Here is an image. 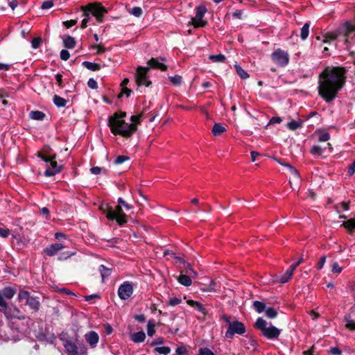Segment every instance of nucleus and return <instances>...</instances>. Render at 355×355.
<instances>
[{"label": "nucleus", "mask_w": 355, "mask_h": 355, "mask_svg": "<svg viewBox=\"0 0 355 355\" xmlns=\"http://www.w3.org/2000/svg\"><path fill=\"white\" fill-rule=\"evenodd\" d=\"M27 305L34 311H37L40 309V302L39 298L34 296H31L29 299H27L26 302Z\"/></svg>", "instance_id": "19"}, {"label": "nucleus", "mask_w": 355, "mask_h": 355, "mask_svg": "<svg viewBox=\"0 0 355 355\" xmlns=\"http://www.w3.org/2000/svg\"><path fill=\"white\" fill-rule=\"evenodd\" d=\"M68 355H88L87 347L84 344L77 345L70 338H61Z\"/></svg>", "instance_id": "7"}, {"label": "nucleus", "mask_w": 355, "mask_h": 355, "mask_svg": "<svg viewBox=\"0 0 355 355\" xmlns=\"http://www.w3.org/2000/svg\"><path fill=\"white\" fill-rule=\"evenodd\" d=\"M31 296V295L28 291L21 290L19 291L17 299L19 301L26 300V302L27 299H29Z\"/></svg>", "instance_id": "39"}, {"label": "nucleus", "mask_w": 355, "mask_h": 355, "mask_svg": "<svg viewBox=\"0 0 355 355\" xmlns=\"http://www.w3.org/2000/svg\"><path fill=\"white\" fill-rule=\"evenodd\" d=\"M209 60H211L213 62H224L226 60V58L223 54H218V55H210L209 56Z\"/></svg>", "instance_id": "33"}, {"label": "nucleus", "mask_w": 355, "mask_h": 355, "mask_svg": "<svg viewBox=\"0 0 355 355\" xmlns=\"http://www.w3.org/2000/svg\"><path fill=\"white\" fill-rule=\"evenodd\" d=\"M178 281L180 284L184 286H189L192 284V281L190 277L183 274L180 275L178 278Z\"/></svg>", "instance_id": "26"}, {"label": "nucleus", "mask_w": 355, "mask_h": 355, "mask_svg": "<svg viewBox=\"0 0 355 355\" xmlns=\"http://www.w3.org/2000/svg\"><path fill=\"white\" fill-rule=\"evenodd\" d=\"M226 131V128L220 123H215L212 128V134L214 136H219Z\"/></svg>", "instance_id": "30"}, {"label": "nucleus", "mask_w": 355, "mask_h": 355, "mask_svg": "<svg viewBox=\"0 0 355 355\" xmlns=\"http://www.w3.org/2000/svg\"><path fill=\"white\" fill-rule=\"evenodd\" d=\"M130 159V157L125 155H119L116 157L114 160V163L116 164H121L125 161H128Z\"/></svg>", "instance_id": "52"}, {"label": "nucleus", "mask_w": 355, "mask_h": 355, "mask_svg": "<svg viewBox=\"0 0 355 355\" xmlns=\"http://www.w3.org/2000/svg\"><path fill=\"white\" fill-rule=\"evenodd\" d=\"M207 10V8L205 6L196 7V16L191 17L189 25L193 26L195 28L205 26L207 24V21L204 19V17Z\"/></svg>", "instance_id": "11"}, {"label": "nucleus", "mask_w": 355, "mask_h": 355, "mask_svg": "<svg viewBox=\"0 0 355 355\" xmlns=\"http://www.w3.org/2000/svg\"><path fill=\"white\" fill-rule=\"evenodd\" d=\"M302 123L301 121H297L295 120H292L288 122L286 125L287 128L291 130H295L300 127H301Z\"/></svg>", "instance_id": "40"}, {"label": "nucleus", "mask_w": 355, "mask_h": 355, "mask_svg": "<svg viewBox=\"0 0 355 355\" xmlns=\"http://www.w3.org/2000/svg\"><path fill=\"white\" fill-rule=\"evenodd\" d=\"M330 353L332 355H341L342 352L339 348H338L336 347H331Z\"/></svg>", "instance_id": "64"}, {"label": "nucleus", "mask_w": 355, "mask_h": 355, "mask_svg": "<svg viewBox=\"0 0 355 355\" xmlns=\"http://www.w3.org/2000/svg\"><path fill=\"white\" fill-rule=\"evenodd\" d=\"M342 226H343L349 231H352L355 229V219H349L343 222Z\"/></svg>", "instance_id": "37"}, {"label": "nucleus", "mask_w": 355, "mask_h": 355, "mask_svg": "<svg viewBox=\"0 0 355 355\" xmlns=\"http://www.w3.org/2000/svg\"><path fill=\"white\" fill-rule=\"evenodd\" d=\"M87 343L91 348H95L99 341V336L94 331H89L84 335Z\"/></svg>", "instance_id": "15"}, {"label": "nucleus", "mask_w": 355, "mask_h": 355, "mask_svg": "<svg viewBox=\"0 0 355 355\" xmlns=\"http://www.w3.org/2000/svg\"><path fill=\"white\" fill-rule=\"evenodd\" d=\"M253 308L259 313L263 312L266 309L265 303L260 301H254Z\"/></svg>", "instance_id": "32"}, {"label": "nucleus", "mask_w": 355, "mask_h": 355, "mask_svg": "<svg viewBox=\"0 0 355 355\" xmlns=\"http://www.w3.org/2000/svg\"><path fill=\"white\" fill-rule=\"evenodd\" d=\"M330 139V135L327 132L322 133L318 137V141L320 142H324Z\"/></svg>", "instance_id": "57"}, {"label": "nucleus", "mask_w": 355, "mask_h": 355, "mask_svg": "<svg viewBox=\"0 0 355 355\" xmlns=\"http://www.w3.org/2000/svg\"><path fill=\"white\" fill-rule=\"evenodd\" d=\"M187 303L189 306L196 309L199 312H200V313H202L203 314H206L207 312H206L205 308L199 302L194 301L193 300H188L187 301Z\"/></svg>", "instance_id": "22"}, {"label": "nucleus", "mask_w": 355, "mask_h": 355, "mask_svg": "<svg viewBox=\"0 0 355 355\" xmlns=\"http://www.w3.org/2000/svg\"><path fill=\"white\" fill-rule=\"evenodd\" d=\"M10 235V230L8 228L0 227V237L6 239Z\"/></svg>", "instance_id": "54"}, {"label": "nucleus", "mask_w": 355, "mask_h": 355, "mask_svg": "<svg viewBox=\"0 0 355 355\" xmlns=\"http://www.w3.org/2000/svg\"><path fill=\"white\" fill-rule=\"evenodd\" d=\"M243 11L241 10H236L232 12V16L234 19H242Z\"/></svg>", "instance_id": "63"}, {"label": "nucleus", "mask_w": 355, "mask_h": 355, "mask_svg": "<svg viewBox=\"0 0 355 355\" xmlns=\"http://www.w3.org/2000/svg\"><path fill=\"white\" fill-rule=\"evenodd\" d=\"M187 349L183 345L178 347L175 349L176 355H187Z\"/></svg>", "instance_id": "56"}, {"label": "nucleus", "mask_w": 355, "mask_h": 355, "mask_svg": "<svg viewBox=\"0 0 355 355\" xmlns=\"http://www.w3.org/2000/svg\"><path fill=\"white\" fill-rule=\"evenodd\" d=\"M85 9L91 12L92 15L96 18L98 23H103L104 21V17L108 12L104 6L98 3L86 5Z\"/></svg>", "instance_id": "9"}, {"label": "nucleus", "mask_w": 355, "mask_h": 355, "mask_svg": "<svg viewBox=\"0 0 355 355\" xmlns=\"http://www.w3.org/2000/svg\"><path fill=\"white\" fill-rule=\"evenodd\" d=\"M155 334V324L153 321L148 320L147 323V334L152 337Z\"/></svg>", "instance_id": "36"}, {"label": "nucleus", "mask_w": 355, "mask_h": 355, "mask_svg": "<svg viewBox=\"0 0 355 355\" xmlns=\"http://www.w3.org/2000/svg\"><path fill=\"white\" fill-rule=\"evenodd\" d=\"M155 351L160 354L168 355L171 352V348L166 346L157 347Z\"/></svg>", "instance_id": "44"}, {"label": "nucleus", "mask_w": 355, "mask_h": 355, "mask_svg": "<svg viewBox=\"0 0 355 355\" xmlns=\"http://www.w3.org/2000/svg\"><path fill=\"white\" fill-rule=\"evenodd\" d=\"M326 262V256H322L318 261L316 268L318 270H321Z\"/></svg>", "instance_id": "61"}, {"label": "nucleus", "mask_w": 355, "mask_h": 355, "mask_svg": "<svg viewBox=\"0 0 355 355\" xmlns=\"http://www.w3.org/2000/svg\"><path fill=\"white\" fill-rule=\"evenodd\" d=\"M148 66L147 67H149V69L150 68L158 69L163 71H166L167 69L166 66L164 64H163L162 62H160L156 58H151L148 62Z\"/></svg>", "instance_id": "18"}, {"label": "nucleus", "mask_w": 355, "mask_h": 355, "mask_svg": "<svg viewBox=\"0 0 355 355\" xmlns=\"http://www.w3.org/2000/svg\"><path fill=\"white\" fill-rule=\"evenodd\" d=\"M12 239L13 245L20 250L27 246L30 241V239L24 234L22 227H19V230L14 231Z\"/></svg>", "instance_id": "12"}, {"label": "nucleus", "mask_w": 355, "mask_h": 355, "mask_svg": "<svg viewBox=\"0 0 355 355\" xmlns=\"http://www.w3.org/2000/svg\"><path fill=\"white\" fill-rule=\"evenodd\" d=\"M81 10L83 11V19L81 22V28H85L88 24L89 25H94V22L92 19V17L90 15H92L90 12L88 10H86L85 6L81 7Z\"/></svg>", "instance_id": "17"}, {"label": "nucleus", "mask_w": 355, "mask_h": 355, "mask_svg": "<svg viewBox=\"0 0 355 355\" xmlns=\"http://www.w3.org/2000/svg\"><path fill=\"white\" fill-rule=\"evenodd\" d=\"M31 119L35 120H43L45 117V114L41 111H32L30 114Z\"/></svg>", "instance_id": "38"}, {"label": "nucleus", "mask_w": 355, "mask_h": 355, "mask_svg": "<svg viewBox=\"0 0 355 355\" xmlns=\"http://www.w3.org/2000/svg\"><path fill=\"white\" fill-rule=\"evenodd\" d=\"M53 101L58 107H64L67 103V100L56 94L53 96Z\"/></svg>", "instance_id": "28"}, {"label": "nucleus", "mask_w": 355, "mask_h": 355, "mask_svg": "<svg viewBox=\"0 0 355 355\" xmlns=\"http://www.w3.org/2000/svg\"><path fill=\"white\" fill-rule=\"evenodd\" d=\"M256 327L260 330L263 336L270 340L277 339L282 330L273 326L271 322H267L262 318H259L255 323Z\"/></svg>", "instance_id": "4"}, {"label": "nucleus", "mask_w": 355, "mask_h": 355, "mask_svg": "<svg viewBox=\"0 0 355 355\" xmlns=\"http://www.w3.org/2000/svg\"><path fill=\"white\" fill-rule=\"evenodd\" d=\"M64 248L65 246L62 243H53L46 248L44 252L49 257H53Z\"/></svg>", "instance_id": "16"}, {"label": "nucleus", "mask_w": 355, "mask_h": 355, "mask_svg": "<svg viewBox=\"0 0 355 355\" xmlns=\"http://www.w3.org/2000/svg\"><path fill=\"white\" fill-rule=\"evenodd\" d=\"M87 85L89 88L96 89L98 88V83L94 78H89L87 81Z\"/></svg>", "instance_id": "58"}, {"label": "nucleus", "mask_w": 355, "mask_h": 355, "mask_svg": "<svg viewBox=\"0 0 355 355\" xmlns=\"http://www.w3.org/2000/svg\"><path fill=\"white\" fill-rule=\"evenodd\" d=\"M185 268L187 272L192 275L193 277L196 278L198 277V272L193 270L191 264L187 263Z\"/></svg>", "instance_id": "55"}, {"label": "nucleus", "mask_w": 355, "mask_h": 355, "mask_svg": "<svg viewBox=\"0 0 355 355\" xmlns=\"http://www.w3.org/2000/svg\"><path fill=\"white\" fill-rule=\"evenodd\" d=\"M309 28H310V22L305 23L302 28H301L300 32V38L302 40H306L309 34Z\"/></svg>", "instance_id": "29"}, {"label": "nucleus", "mask_w": 355, "mask_h": 355, "mask_svg": "<svg viewBox=\"0 0 355 355\" xmlns=\"http://www.w3.org/2000/svg\"><path fill=\"white\" fill-rule=\"evenodd\" d=\"M273 159L275 161L278 162L280 164L287 167L288 168L290 173L293 175V178L295 180H298L300 179V173L295 167H293V166H291L289 164H282L280 162H279L276 158H273Z\"/></svg>", "instance_id": "27"}, {"label": "nucleus", "mask_w": 355, "mask_h": 355, "mask_svg": "<svg viewBox=\"0 0 355 355\" xmlns=\"http://www.w3.org/2000/svg\"><path fill=\"white\" fill-rule=\"evenodd\" d=\"M343 271V268H341L338 263L335 261L332 263V266H331V272L334 273V274H340Z\"/></svg>", "instance_id": "46"}, {"label": "nucleus", "mask_w": 355, "mask_h": 355, "mask_svg": "<svg viewBox=\"0 0 355 355\" xmlns=\"http://www.w3.org/2000/svg\"><path fill=\"white\" fill-rule=\"evenodd\" d=\"M42 43V38L41 37H35L31 41V46L34 49H38Z\"/></svg>", "instance_id": "51"}, {"label": "nucleus", "mask_w": 355, "mask_h": 355, "mask_svg": "<svg viewBox=\"0 0 355 355\" xmlns=\"http://www.w3.org/2000/svg\"><path fill=\"white\" fill-rule=\"evenodd\" d=\"M69 57H70V53H69V51L67 50L62 49L60 51V58L62 60L66 61V60H69Z\"/></svg>", "instance_id": "60"}, {"label": "nucleus", "mask_w": 355, "mask_h": 355, "mask_svg": "<svg viewBox=\"0 0 355 355\" xmlns=\"http://www.w3.org/2000/svg\"><path fill=\"white\" fill-rule=\"evenodd\" d=\"M345 327L349 330L355 331V321L350 319L349 317L345 318Z\"/></svg>", "instance_id": "43"}, {"label": "nucleus", "mask_w": 355, "mask_h": 355, "mask_svg": "<svg viewBox=\"0 0 355 355\" xmlns=\"http://www.w3.org/2000/svg\"><path fill=\"white\" fill-rule=\"evenodd\" d=\"M119 205L114 208L110 207L106 211V217L108 220H115L119 225H123L128 222L127 216L123 211L121 207L123 206L126 210L132 208L131 205L128 204L122 198L117 200Z\"/></svg>", "instance_id": "3"}, {"label": "nucleus", "mask_w": 355, "mask_h": 355, "mask_svg": "<svg viewBox=\"0 0 355 355\" xmlns=\"http://www.w3.org/2000/svg\"><path fill=\"white\" fill-rule=\"evenodd\" d=\"M133 293V284L126 281L121 284L118 288L119 297L122 300H126Z\"/></svg>", "instance_id": "13"}, {"label": "nucleus", "mask_w": 355, "mask_h": 355, "mask_svg": "<svg viewBox=\"0 0 355 355\" xmlns=\"http://www.w3.org/2000/svg\"><path fill=\"white\" fill-rule=\"evenodd\" d=\"M53 6L54 2L53 0H46L42 3L41 8L43 10H48L51 8Z\"/></svg>", "instance_id": "50"}, {"label": "nucleus", "mask_w": 355, "mask_h": 355, "mask_svg": "<svg viewBox=\"0 0 355 355\" xmlns=\"http://www.w3.org/2000/svg\"><path fill=\"white\" fill-rule=\"evenodd\" d=\"M294 271V269L289 267L285 273L279 277V282L281 284L286 283L291 278Z\"/></svg>", "instance_id": "23"}, {"label": "nucleus", "mask_w": 355, "mask_h": 355, "mask_svg": "<svg viewBox=\"0 0 355 355\" xmlns=\"http://www.w3.org/2000/svg\"><path fill=\"white\" fill-rule=\"evenodd\" d=\"M1 293L3 299L4 297H6V299L10 300L15 296L16 293V290L12 287L6 286L2 289Z\"/></svg>", "instance_id": "21"}, {"label": "nucleus", "mask_w": 355, "mask_h": 355, "mask_svg": "<svg viewBox=\"0 0 355 355\" xmlns=\"http://www.w3.org/2000/svg\"><path fill=\"white\" fill-rule=\"evenodd\" d=\"M234 68L237 74L242 78L246 79L249 77L248 73L239 64H235Z\"/></svg>", "instance_id": "35"}, {"label": "nucleus", "mask_w": 355, "mask_h": 355, "mask_svg": "<svg viewBox=\"0 0 355 355\" xmlns=\"http://www.w3.org/2000/svg\"><path fill=\"white\" fill-rule=\"evenodd\" d=\"M271 60L276 65L280 67H285L290 60V55L288 51L280 48L275 49L270 55Z\"/></svg>", "instance_id": "8"}, {"label": "nucleus", "mask_w": 355, "mask_h": 355, "mask_svg": "<svg viewBox=\"0 0 355 355\" xmlns=\"http://www.w3.org/2000/svg\"><path fill=\"white\" fill-rule=\"evenodd\" d=\"M125 112L115 113L109 118L108 125L114 135L123 137H131L137 130L135 124H130L124 120Z\"/></svg>", "instance_id": "2"}, {"label": "nucleus", "mask_w": 355, "mask_h": 355, "mask_svg": "<svg viewBox=\"0 0 355 355\" xmlns=\"http://www.w3.org/2000/svg\"><path fill=\"white\" fill-rule=\"evenodd\" d=\"M129 12L135 17H139L142 15L143 11L140 7L136 6V7L132 8L129 11Z\"/></svg>", "instance_id": "48"}, {"label": "nucleus", "mask_w": 355, "mask_h": 355, "mask_svg": "<svg viewBox=\"0 0 355 355\" xmlns=\"http://www.w3.org/2000/svg\"><path fill=\"white\" fill-rule=\"evenodd\" d=\"M336 211L340 213L341 211H347L349 208V202H341L334 206Z\"/></svg>", "instance_id": "34"}, {"label": "nucleus", "mask_w": 355, "mask_h": 355, "mask_svg": "<svg viewBox=\"0 0 355 355\" xmlns=\"http://www.w3.org/2000/svg\"><path fill=\"white\" fill-rule=\"evenodd\" d=\"M142 116H143L142 114L132 116L131 118H130V121H131V123L130 124H135V126L137 128V125L141 121V117Z\"/></svg>", "instance_id": "47"}, {"label": "nucleus", "mask_w": 355, "mask_h": 355, "mask_svg": "<svg viewBox=\"0 0 355 355\" xmlns=\"http://www.w3.org/2000/svg\"><path fill=\"white\" fill-rule=\"evenodd\" d=\"M182 303L181 298L176 297H171L168 299V304L171 306H175Z\"/></svg>", "instance_id": "45"}, {"label": "nucleus", "mask_w": 355, "mask_h": 355, "mask_svg": "<svg viewBox=\"0 0 355 355\" xmlns=\"http://www.w3.org/2000/svg\"><path fill=\"white\" fill-rule=\"evenodd\" d=\"M282 121V119L281 117L273 116L270 119L267 125L280 123Z\"/></svg>", "instance_id": "59"}, {"label": "nucleus", "mask_w": 355, "mask_h": 355, "mask_svg": "<svg viewBox=\"0 0 355 355\" xmlns=\"http://www.w3.org/2000/svg\"><path fill=\"white\" fill-rule=\"evenodd\" d=\"M169 78L174 85H180L182 83V77L180 76L175 75L174 76H171Z\"/></svg>", "instance_id": "53"}, {"label": "nucleus", "mask_w": 355, "mask_h": 355, "mask_svg": "<svg viewBox=\"0 0 355 355\" xmlns=\"http://www.w3.org/2000/svg\"><path fill=\"white\" fill-rule=\"evenodd\" d=\"M266 315L269 318H275L277 315V311L272 307H268L265 310Z\"/></svg>", "instance_id": "41"}, {"label": "nucleus", "mask_w": 355, "mask_h": 355, "mask_svg": "<svg viewBox=\"0 0 355 355\" xmlns=\"http://www.w3.org/2000/svg\"><path fill=\"white\" fill-rule=\"evenodd\" d=\"M323 152V149L318 145L313 146L311 149V153L314 156H320Z\"/></svg>", "instance_id": "42"}, {"label": "nucleus", "mask_w": 355, "mask_h": 355, "mask_svg": "<svg viewBox=\"0 0 355 355\" xmlns=\"http://www.w3.org/2000/svg\"><path fill=\"white\" fill-rule=\"evenodd\" d=\"M98 270L103 280L111 275V269L105 267L104 265H101Z\"/></svg>", "instance_id": "31"}, {"label": "nucleus", "mask_w": 355, "mask_h": 355, "mask_svg": "<svg viewBox=\"0 0 355 355\" xmlns=\"http://www.w3.org/2000/svg\"><path fill=\"white\" fill-rule=\"evenodd\" d=\"M220 318L228 324L227 330L225 332L227 338H232L234 334L243 335L245 333V325L241 322L238 320L231 322L230 318L225 314L222 315Z\"/></svg>", "instance_id": "5"}, {"label": "nucleus", "mask_w": 355, "mask_h": 355, "mask_svg": "<svg viewBox=\"0 0 355 355\" xmlns=\"http://www.w3.org/2000/svg\"><path fill=\"white\" fill-rule=\"evenodd\" d=\"M146 339V334L143 331H139L130 335V340L135 343H142Z\"/></svg>", "instance_id": "20"}, {"label": "nucleus", "mask_w": 355, "mask_h": 355, "mask_svg": "<svg viewBox=\"0 0 355 355\" xmlns=\"http://www.w3.org/2000/svg\"><path fill=\"white\" fill-rule=\"evenodd\" d=\"M201 291L202 292H213L216 291L215 288V283L211 281L209 284V285L207 286V289L205 288H201Z\"/></svg>", "instance_id": "62"}, {"label": "nucleus", "mask_w": 355, "mask_h": 355, "mask_svg": "<svg viewBox=\"0 0 355 355\" xmlns=\"http://www.w3.org/2000/svg\"><path fill=\"white\" fill-rule=\"evenodd\" d=\"M343 67H326L319 76L318 93L327 103L333 101L345 83Z\"/></svg>", "instance_id": "1"}, {"label": "nucleus", "mask_w": 355, "mask_h": 355, "mask_svg": "<svg viewBox=\"0 0 355 355\" xmlns=\"http://www.w3.org/2000/svg\"><path fill=\"white\" fill-rule=\"evenodd\" d=\"M355 33V21H346L342 24L338 29L337 32H329L324 35L323 40L324 43L329 42L330 41L335 40L338 33L344 34L345 35L349 37L351 35Z\"/></svg>", "instance_id": "6"}, {"label": "nucleus", "mask_w": 355, "mask_h": 355, "mask_svg": "<svg viewBox=\"0 0 355 355\" xmlns=\"http://www.w3.org/2000/svg\"><path fill=\"white\" fill-rule=\"evenodd\" d=\"M198 355H215L214 353L208 347H200Z\"/></svg>", "instance_id": "49"}, {"label": "nucleus", "mask_w": 355, "mask_h": 355, "mask_svg": "<svg viewBox=\"0 0 355 355\" xmlns=\"http://www.w3.org/2000/svg\"><path fill=\"white\" fill-rule=\"evenodd\" d=\"M42 159L46 164V168L44 171V175L46 177H51L59 173L62 170V166L58 165L57 162L55 160L53 156H42Z\"/></svg>", "instance_id": "10"}, {"label": "nucleus", "mask_w": 355, "mask_h": 355, "mask_svg": "<svg viewBox=\"0 0 355 355\" xmlns=\"http://www.w3.org/2000/svg\"><path fill=\"white\" fill-rule=\"evenodd\" d=\"M148 70L149 67H137L136 73V82L139 86L144 85L148 87L151 84V82L148 80V78L147 76Z\"/></svg>", "instance_id": "14"}, {"label": "nucleus", "mask_w": 355, "mask_h": 355, "mask_svg": "<svg viewBox=\"0 0 355 355\" xmlns=\"http://www.w3.org/2000/svg\"><path fill=\"white\" fill-rule=\"evenodd\" d=\"M64 46L67 49H73L76 46V40L74 37L67 35L63 38Z\"/></svg>", "instance_id": "24"}, {"label": "nucleus", "mask_w": 355, "mask_h": 355, "mask_svg": "<svg viewBox=\"0 0 355 355\" xmlns=\"http://www.w3.org/2000/svg\"><path fill=\"white\" fill-rule=\"evenodd\" d=\"M82 64L87 69L93 71H98L101 68V65L100 64L92 62H89V61H85L83 62Z\"/></svg>", "instance_id": "25"}]
</instances>
